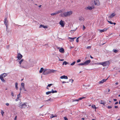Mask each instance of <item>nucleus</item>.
I'll use <instances>...</instances> for the list:
<instances>
[{
  "mask_svg": "<svg viewBox=\"0 0 120 120\" xmlns=\"http://www.w3.org/2000/svg\"><path fill=\"white\" fill-rule=\"evenodd\" d=\"M19 61V64H20L19 66L22 68L25 69H27L31 67H33L34 66L33 64V62H31L30 63V65H29L27 64V63L23 59H22L20 60Z\"/></svg>",
  "mask_w": 120,
  "mask_h": 120,
  "instance_id": "1",
  "label": "nucleus"
},
{
  "mask_svg": "<svg viewBox=\"0 0 120 120\" xmlns=\"http://www.w3.org/2000/svg\"><path fill=\"white\" fill-rule=\"evenodd\" d=\"M73 13L72 11L70 10L68 11L61 14L60 16L63 17H69Z\"/></svg>",
  "mask_w": 120,
  "mask_h": 120,
  "instance_id": "2",
  "label": "nucleus"
},
{
  "mask_svg": "<svg viewBox=\"0 0 120 120\" xmlns=\"http://www.w3.org/2000/svg\"><path fill=\"white\" fill-rule=\"evenodd\" d=\"M7 75V74L6 73H3L0 75V79L2 82L4 83L6 82V81L4 79V78L6 77Z\"/></svg>",
  "mask_w": 120,
  "mask_h": 120,
  "instance_id": "3",
  "label": "nucleus"
},
{
  "mask_svg": "<svg viewBox=\"0 0 120 120\" xmlns=\"http://www.w3.org/2000/svg\"><path fill=\"white\" fill-rule=\"evenodd\" d=\"M27 106L26 103H25L22 104V103H20L19 105V107L21 109L25 108Z\"/></svg>",
  "mask_w": 120,
  "mask_h": 120,
  "instance_id": "4",
  "label": "nucleus"
},
{
  "mask_svg": "<svg viewBox=\"0 0 120 120\" xmlns=\"http://www.w3.org/2000/svg\"><path fill=\"white\" fill-rule=\"evenodd\" d=\"M110 64V62L109 61H107L103 62H102L101 65L103 67L108 66Z\"/></svg>",
  "mask_w": 120,
  "mask_h": 120,
  "instance_id": "5",
  "label": "nucleus"
},
{
  "mask_svg": "<svg viewBox=\"0 0 120 120\" xmlns=\"http://www.w3.org/2000/svg\"><path fill=\"white\" fill-rule=\"evenodd\" d=\"M50 69H44L43 72V74L44 75H46L50 73Z\"/></svg>",
  "mask_w": 120,
  "mask_h": 120,
  "instance_id": "6",
  "label": "nucleus"
},
{
  "mask_svg": "<svg viewBox=\"0 0 120 120\" xmlns=\"http://www.w3.org/2000/svg\"><path fill=\"white\" fill-rule=\"evenodd\" d=\"M59 23L61 26L63 27H64L65 24V22L62 20H61L59 22Z\"/></svg>",
  "mask_w": 120,
  "mask_h": 120,
  "instance_id": "7",
  "label": "nucleus"
},
{
  "mask_svg": "<svg viewBox=\"0 0 120 120\" xmlns=\"http://www.w3.org/2000/svg\"><path fill=\"white\" fill-rule=\"evenodd\" d=\"M4 23L5 25L6 26V27H7V28H8V21L7 20V18H6L4 19Z\"/></svg>",
  "mask_w": 120,
  "mask_h": 120,
  "instance_id": "8",
  "label": "nucleus"
},
{
  "mask_svg": "<svg viewBox=\"0 0 120 120\" xmlns=\"http://www.w3.org/2000/svg\"><path fill=\"white\" fill-rule=\"evenodd\" d=\"M22 57V56L20 53H18L17 56L18 60H20Z\"/></svg>",
  "mask_w": 120,
  "mask_h": 120,
  "instance_id": "9",
  "label": "nucleus"
},
{
  "mask_svg": "<svg viewBox=\"0 0 120 120\" xmlns=\"http://www.w3.org/2000/svg\"><path fill=\"white\" fill-rule=\"evenodd\" d=\"M94 8V7L92 6H88L85 8V9L86 10H91Z\"/></svg>",
  "mask_w": 120,
  "mask_h": 120,
  "instance_id": "10",
  "label": "nucleus"
},
{
  "mask_svg": "<svg viewBox=\"0 0 120 120\" xmlns=\"http://www.w3.org/2000/svg\"><path fill=\"white\" fill-rule=\"evenodd\" d=\"M76 38V37H75L73 38L68 37V39L70 41L72 42L73 41H74V39Z\"/></svg>",
  "mask_w": 120,
  "mask_h": 120,
  "instance_id": "11",
  "label": "nucleus"
},
{
  "mask_svg": "<svg viewBox=\"0 0 120 120\" xmlns=\"http://www.w3.org/2000/svg\"><path fill=\"white\" fill-rule=\"evenodd\" d=\"M94 2L95 5H99L100 4V2L98 0H94Z\"/></svg>",
  "mask_w": 120,
  "mask_h": 120,
  "instance_id": "12",
  "label": "nucleus"
},
{
  "mask_svg": "<svg viewBox=\"0 0 120 120\" xmlns=\"http://www.w3.org/2000/svg\"><path fill=\"white\" fill-rule=\"evenodd\" d=\"M90 60H88L85 62H84L85 64V66H86L88 65V64L90 63Z\"/></svg>",
  "mask_w": 120,
  "mask_h": 120,
  "instance_id": "13",
  "label": "nucleus"
},
{
  "mask_svg": "<svg viewBox=\"0 0 120 120\" xmlns=\"http://www.w3.org/2000/svg\"><path fill=\"white\" fill-rule=\"evenodd\" d=\"M108 29V28H106L104 29L103 30H98L101 33L103 32L106 31Z\"/></svg>",
  "mask_w": 120,
  "mask_h": 120,
  "instance_id": "14",
  "label": "nucleus"
},
{
  "mask_svg": "<svg viewBox=\"0 0 120 120\" xmlns=\"http://www.w3.org/2000/svg\"><path fill=\"white\" fill-rule=\"evenodd\" d=\"M59 51L61 53H63L64 52V50L62 48H61L59 49Z\"/></svg>",
  "mask_w": 120,
  "mask_h": 120,
  "instance_id": "15",
  "label": "nucleus"
},
{
  "mask_svg": "<svg viewBox=\"0 0 120 120\" xmlns=\"http://www.w3.org/2000/svg\"><path fill=\"white\" fill-rule=\"evenodd\" d=\"M107 79H103L101 81L99 82V84H101V83H104V82H105Z\"/></svg>",
  "mask_w": 120,
  "mask_h": 120,
  "instance_id": "16",
  "label": "nucleus"
},
{
  "mask_svg": "<svg viewBox=\"0 0 120 120\" xmlns=\"http://www.w3.org/2000/svg\"><path fill=\"white\" fill-rule=\"evenodd\" d=\"M20 97V93L17 95V98L15 99V101H18Z\"/></svg>",
  "mask_w": 120,
  "mask_h": 120,
  "instance_id": "17",
  "label": "nucleus"
},
{
  "mask_svg": "<svg viewBox=\"0 0 120 120\" xmlns=\"http://www.w3.org/2000/svg\"><path fill=\"white\" fill-rule=\"evenodd\" d=\"M60 78L61 79H68V77L67 76L64 75L63 76H61L60 77Z\"/></svg>",
  "mask_w": 120,
  "mask_h": 120,
  "instance_id": "18",
  "label": "nucleus"
},
{
  "mask_svg": "<svg viewBox=\"0 0 120 120\" xmlns=\"http://www.w3.org/2000/svg\"><path fill=\"white\" fill-rule=\"evenodd\" d=\"M23 90L25 91H26V89L25 88V86L20 87V90L21 91V90Z\"/></svg>",
  "mask_w": 120,
  "mask_h": 120,
  "instance_id": "19",
  "label": "nucleus"
},
{
  "mask_svg": "<svg viewBox=\"0 0 120 120\" xmlns=\"http://www.w3.org/2000/svg\"><path fill=\"white\" fill-rule=\"evenodd\" d=\"M115 15L116 14L115 13H112L109 17V18L110 19L112 18L115 16Z\"/></svg>",
  "mask_w": 120,
  "mask_h": 120,
  "instance_id": "20",
  "label": "nucleus"
},
{
  "mask_svg": "<svg viewBox=\"0 0 120 120\" xmlns=\"http://www.w3.org/2000/svg\"><path fill=\"white\" fill-rule=\"evenodd\" d=\"M85 20L84 18L82 17H80L79 18V20L80 21H83Z\"/></svg>",
  "mask_w": 120,
  "mask_h": 120,
  "instance_id": "21",
  "label": "nucleus"
},
{
  "mask_svg": "<svg viewBox=\"0 0 120 120\" xmlns=\"http://www.w3.org/2000/svg\"><path fill=\"white\" fill-rule=\"evenodd\" d=\"M43 27L44 28H47V26H44V25H41L39 26V28Z\"/></svg>",
  "mask_w": 120,
  "mask_h": 120,
  "instance_id": "22",
  "label": "nucleus"
},
{
  "mask_svg": "<svg viewBox=\"0 0 120 120\" xmlns=\"http://www.w3.org/2000/svg\"><path fill=\"white\" fill-rule=\"evenodd\" d=\"M85 98L84 97H83L81 98H79L78 99H76L74 100L73 101H78L79 100H81L83 98Z\"/></svg>",
  "mask_w": 120,
  "mask_h": 120,
  "instance_id": "23",
  "label": "nucleus"
},
{
  "mask_svg": "<svg viewBox=\"0 0 120 120\" xmlns=\"http://www.w3.org/2000/svg\"><path fill=\"white\" fill-rule=\"evenodd\" d=\"M6 31L8 33H11V30L8 29V27L7 28V27H6Z\"/></svg>",
  "mask_w": 120,
  "mask_h": 120,
  "instance_id": "24",
  "label": "nucleus"
},
{
  "mask_svg": "<svg viewBox=\"0 0 120 120\" xmlns=\"http://www.w3.org/2000/svg\"><path fill=\"white\" fill-rule=\"evenodd\" d=\"M105 102L101 100V101L100 102V103L101 104H102L104 105L105 104Z\"/></svg>",
  "mask_w": 120,
  "mask_h": 120,
  "instance_id": "25",
  "label": "nucleus"
},
{
  "mask_svg": "<svg viewBox=\"0 0 120 120\" xmlns=\"http://www.w3.org/2000/svg\"><path fill=\"white\" fill-rule=\"evenodd\" d=\"M44 68H41L40 70L39 71V72L40 73H41L42 72H43L44 70Z\"/></svg>",
  "mask_w": 120,
  "mask_h": 120,
  "instance_id": "26",
  "label": "nucleus"
},
{
  "mask_svg": "<svg viewBox=\"0 0 120 120\" xmlns=\"http://www.w3.org/2000/svg\"><path fill=\"white\" fill-rule=\"evenodd\" d=\"M62 12V10H59L58 11H57L56 12V14H58L60 13H61Z\"/></svg>",
  "mask_w": 120,
  "mask_h": 120,
  "instance_id": "27",
  "label": "nucleus"
},
{
  "mask_svg": "<svg viewBox=\"0 0 120 120\" xmlns=\"http://www.w3.org/2000/svg\"><path fill=\"white\" fill-rule=\"evenodd\" d=\"M1 114L2 116H4V111L2 110H1Z\"/></svg>",
  "mask_w": 120,
  "mask_h": 120,
  "instance_id": "28",
  "label": "nucleus"
},
{
  "mask_svg": "<svg viewBox=\"0 0 120 120\" xmlns=\"http://www.w3.org/2000/svg\"><path fill=\"white\" fill-rule=\"evenodd\" d=\"M50 73L52 72V73H54L56 71V70H54L52 69H50Z\"/></svg>",
  "mask_w": 120,
  "mask_h": 120,
  "instance_id": "29",
  "label": "nucleus"
},
{
  "mask_svg": "<svg viewBox=\"0 0 120 120\" xmlns=\"http://www.w3.org/2000/svg\"><path fill=\"white\" fill-rule=\"evenodd\" d=\"M18 84L17 82H16L15 83V87L16 89V90H18Z\"/></svg>",
  "mask_w": 120,
  "mask_h": 120,
  "instance_id": "30",
  "label": "nucleus"
},
{
  "mask_svg": "<svg viewBox=\"0 0 120 120\" xmlns=\"http://www.w3.org/2000/svg\"><path fill=\"white\" fill-rule=\"evenodd\" d=\"M52 99H51L50 98L48 99L47 100L44 101L45 102H46L49 101H52Z\"/></svg>",
  "mask_w": 120,
  "mask_h": 120,
  "instance_id": "31",
  "label": "nucleus"
},
{
  "mask_svg": "<svg viewBox=\"0 0 120 120\" xmlns=\"http://www.w3.org/2000/svg\"><path fill=\"white\" fill-rule=\"evenodd\" d=\"M51 92V93H56L57 92V91L56 90H53V89L52 90V91H50Z\"/></svg>",
  "mask_w": 120,
  "mask_h": 120,
  "instance_id": "32",
  "label": "nucleus"
},
{
  "mask_svg": "<svg viewBox=\"0 0 120 120\" xmlns=\"http://www.w3.org/2000/svg\"><path fill=\"white\" fill-rule=\"evenodd\" d=\"M69 64V63L67 62L66 61H64L63 64V65H67V64Z\"/></svg>",
  "mask_w": 120,
  "mask_h": 120,
  "instance_id": "33",
  "label": "nucleus"
},
{
  "mask_svg": "<svg viewBox=\"0 0 120 120\" xmlns=\"http://www.w3.org/2000/svg\"><path fill=\"white\" fill-rule=\"evenodd\" d=\"M78 65H81V66H82V65L85 66V64L84 62L83 63H82L78 64Z\"/></svg>",
  "mask_w": 120,
  "mask_h": 120,
  "instance_id": "34",
  "label": "nucleus"
},
{
  "mask_svg": "<svg viewBox=\"0 0 120 120\" xmlns=\"http://www.w3.org/2000/svg\"><path fill=\"white\" fill-rule=\"evenodd\" d=\"M102 64V62L100 63H95L94 64H95L99 65H101Z\"/></svg>",
  "mask_w": 120,
  "mask_h": 120,
  "instance_id": "35",
  "label": "nucleus"
},
{
  "mask_svg": "<svg viewBox=\"0 0 120 120\" xmlns=\"http://www.w3.org/2000/svg\"><path fill=\"white\" fill-rule=\"evenodd\" d=\"M25 84L24 83L22 82L21 84V87H23L24 86Z\"/></svg>",
  "mask_w": 120,
  "mask_h": 120,
  "instance_id": "36",
  "label": "nucleus"
},
{
  "mask_svg": "<svg viewBox=\"0 0 120 120\" xmlns=\"http://www.w3.org/2000/svg\"><path fill=\"white\" fill-rule=\"evenodd\" d=\"M51 92L50 91H48V92H47L46 93V95H48L50 94H51Z\"/></svg>",
  "mask_w": 120,
  "mask_h": 120,
  "instance_id": "37",
  "label": "nucleus"
},
{
  "mask_svg": "<svg viewBox=\"0 0 120 120\" xmlns=\"http://www.w3.org/2000/svg\"><path fill=\"white\" fill-rule=\"evenodd\" d=\"M92 107L93 109H95L96 110V107L94 105H92L91 106Z\"/></svg>",
  "mask_w": 120,
  "mask_h": 120,
  "instance_id": "38",
  "label": "nucleus"
},
{
  "mask_svg": "<svg viewBox=\"0 0 120 120\" xmlns=\"http://www.w3.org/2000/svg\"><path fill=\"white\" fill-rule=\"evenodd\" d=\"M113 51L115 53H117L118 52V50L116 49H113Z\"/></svg>",
  "mask_w": 120,
  "mask_h": 120,
  "instance_id": "39",
  "label": "nucleus"
},
{
  "mask_svg": "<svg viewBox=\"0 0 120 120\" xmlns=\"http://www.w3.org/2000/svg\"><path fill=\"white\" fill-rule=\"evenodd\" d=\"M75 63V62H74L72 63H71V66H73L74 65Z\"/></svg>",
  "mask_w": 120,
  "mask_h": 120,
  "instance_id": "40",
  "label": "nucleus"
},
{
  "mask_svg": "<svg viewBox=\"0 0 120 120\" xmlns=\"http://www.w3.org/2000/svg\"><path fill=\"white\" fill-rule=\"evenodd\" d=\"M56 14V12H55V13H53L51 14V15H54Z\"/></svg>",
  "mask_w": 120,
  "mask_h": 120,
  "instance_id": "41",
  "label": "nucleus"
},
{
  "mask_svg": "<svg viewBox=\"0 0 120 120\" xmlns=\"http://www.w3.org/2000/svg\"><path fill=\"white\" fill-rule=\"evenodd\" d=\"M91 46H88L86 47V48L87 49H90L91 48Z\"/></svg>",
  "mask_w": 120,
  "mask_h": 120,
  "instance_id": "42",
  "label": "nucleus"
},
{
  "mask_svg": "<svg viewBox=\"0 0 120 120\" xmlns=\"http://www.w3.org/2000/svg\"><path fill=\"white\" fill-rule=\"evenodd\" d=\"M107 21L109 23L111 24H113V23L111 22V21H109L108 20H107Z\"/></svg>",
  "mask_w": 120,
  "mask_h": 120,
  "instance_id": "43",
  "label": "nucleus"
},
{
  "mask_svg": "<svg viewBox=\"0 0 120 120\" xmlns=\"http://www.w3.org/2000/svg\"><path fill=\"white\" fill-rule=\"evenodd\" d=\"M79 37L78 38L76 39V41L77 42H78L79 41V40L78 39Z\"/></svg>",
  "mask_w": 120,
  "mask_h": 120,
  "instance_id": "44",
  "label": "nucleus"
},
{
  "mask_svg": "<svg viewBox=\"0 0 120 120\" xmlns=\"http://www.w3.org/2000/svg\"><path fill=\"white\" fill-rule=\"evenodd\" d=\"M56 116H55L53 115H51V118H52L53 117H55Z\"/></svg>",
  "mask_w": 120,
  "mask_h": 120,
  "instance_id": "45",
  "label": "nucleus"
},
{
  "mask_svg": "<svg viewBox=\"0 0 120 120\" xmlns=\"http://www.w3.org/2000/svg\"><path fill=\"white\" fill-rule=\"evenodd\" d=\"M11 95L13 97L14 96V93L13 92H11Z\"/></svg>",
  "mask_w": 120,
  "mask_h": 120,
  "instance_id": "46",
  "label": "nucleus"
},
{
  "mask_svg": "<svg viewBox=\"0 0 120 120\" xmlns=\"http://www.w3.org/2000/svg\"><path fill=\"white\" fill-rule=\"evenodd\" d=\"M52 85V84H49L47 86V87H48V86H49V87H50V86H51Z\"/></svg>",
  "mask_w": 120,
  "mask_h": 120,
  "instance_id": "47",
  "label": "nucleus"
},
{
  "mask_svg": "<svg viewBox=\"0 0 120 120\" xmlns=\"http://www.w3.org/2000/svg\"><path fill=\"white\" fill-rule=\"evenodd\" d=\"M80 61H81V60L79 59L77 61V63H79V62H80Z\"/></svg>",
  "mask_w": 120,
  "mask_h": 120,
  "instance_id": "48",
  "label": "nucleus"
},
{
  "mask_svg": "<svg viewBox=\"0 0 120 120\" xmlns=\"http://www.w3.org/2000/svg\"><path fill=\"white\" fill-rule=\"evenodd\" d=\"M107 107L108 109H110L112 108V107L110 106H108Z\"/></svg>",
  "mask_w": 120,
  "mask_h": 120,
  "instance_id": "49",
  "label": "nucleus"
},
{
  "mask_svg": "<svg viewBox=\"0 0 120 120\" xmlns=\"http://www.w3.org/2000/svg\"><path fill=\"white\" fill-rule=\"evenodd\" d=\"M64 119L65 120H68V119L66 117H64Z\"/></svg>",
  "mask_w": 120,
  "mask_h": 120,
  "instance_id": "50",
  "label": "nucleus"
},
{
  "mask_svg": "<svg viewBox=\"0 0 120 120\" xmlns=\"http://www.w3.org/2000/svg\"><path fill=\"white\" fill-rule=\"evenodd\" d=\"M6 105L7 106H8L9 105V104L8 103H7L6 104Z\"/></svg>",
  "mask_w": 120,
  "mask_h": 120,
  "instance_id": "51",
  "label": "nucleus"
},
{
  "mask_svg": "<svg viewBox=\"0 0 120 120\" xmlns=\"http://www.w3.org/2000/svg\"><path fill=\"white\" fill-rule=\"evenodd\" d=\"M84 116H86V117H88V115L87 114H85V115H84Z\"/></svg>",
  "mask_w": 120,
  "mask_h": 120,
  "instance_id": "52",
  "label": "nucleus"
},
{
  "mask_svg": "<svg viewBox=\"0 0 120 120\" xmlns=\"http://www.w3.org/2000/svg\"><path fill=\"white\" fill-rule=\"evenodd\" d=\"M59 60L63 61L64 60V59H61V60L59 59Z\"/></svg>",
  "mask_w": 120,
  "mask_h": 120,
  "instance_id": "53",
  "label": "nucleus"
},
{
  "mask_svg": "<svg viewBox=\"0 0 120 120\" xmlns=\"http://www.w3.org/2000/svg\"><path fill=\"white\" fill-rule=\"evenodd\" d=\"M66 82H65V81H63L62 82V83H65Z\"/></svg>",
  "mask_w": 120,
  "mask_h": 120,
  "instance_id": "54",
  "label": "nucleus"
},
{
  "mask_svg": "<svg viewBox=\"0 0 120 120\" xmlns=\"http://www.w3.org/2000/svg\"><path fill=\"white\" fill-rule=\"evenodd\" d=\"M17 116H16L15 117V118L14 119V120H16V119H17Z\"/></svg>",
  "mask_w": 120,
  "mask_h": 120,
  "instance_id": "55",
  "label": "nucleus"
},
{
  "mask_svg": "<svg viewBox=\"0 0 120 120\" xmlns=\"http://www.w3.org/2000/svg\"><path fill=\"white\" fill-rule=\"evenodd\" d=\"M114 107L115 108H118V107L117 106H115Z\"/></svg>",
  "mask_w": 120,
  "mask_h": 120,
  "instance_id": "56",
  "label": "nucleus"
},
{
  "mask_svg": "<svg viewBox=\"0 0 120 120\" xmlns=\"http://www.w3.org/2000/svg\"><path fill=\"white\" fill-rule=\"evenodd\" d=\"M118 103V102H116L115 103V105H116Z\"/></svg>",
  "mask_w": 120,
  "mask_h": 120,
  "instance_id": "57",
  "label": "nucleus"
},
{
  "mask_svg": "<svg viewBox=\"0 0 120 120\" xmlns=\"http://www.w3.org/2000/svg\"><path fill=\"white\" fill-rule=\"evenodd\" d=\"M83 30L84 29H85V26L84 25L83 26Z\"/></svg>",
  "mask_w": 120,
  "mask_h": 120,
  "instance_id": "58",
  "label": "nucleus"
},
{
  "mask_svg": "<svg viewBox=\"0 0 120 120\" xmlns=\"http://www.w3.org/2000/svg\"><path fill=\"white\" fill-rule=\"evenodd\" d=\"M118 82H117L115 83V84L116 85H117V84H118Z\"/></svg>",
  "mask_w": 120,
  "mask_h": 120,
  "instance_id": "59",
  "label": "nucleus"
},
{
  "mask_svg": "<svg viewBox=\"0 0 120 120\" xmlns=\"http://www.w3.org/2000/svg\"><path fill=\"white\" fill-rule=\"evenodd\" d=\"M113 100L114 101H116L117 100L116 99H114Z\"/></svg>",
  "mask_w": 120,
  "mask_h": 120,
  "instance_id": "60",
  "label": "nucleus"
},
{
  "mask_svg": "<svg viewBox=\"0 0 120 120\" xmlns=\"http://www.w3.org/2000/svg\"><path fill=\"white\" fill-rule=\"evenodd\" d=\"M90 57L91 59H93V57H92L91 56H90Z\"/></svg>",
  "mask_w": 120,
  "mask_h": 120,
  "instance_id": "61",
  "label": "nucleus"
},
{
  "mask_svg": "<svg viewBox=\"0 0 120 120\" xmlns=\"http://www.w3.org/2000/svg\"><path fill=\"white\" fill-rule=\"evenodd\" d=\"M71 80L72 81L71 82V83H72L73 82L74 80L73 79H71Z\"/></svg>",
  "mask_w": 120,
  "mask_h": 120,
  "instance_id": "62",
  "label": "nucleus"
},
{
  "mask_svg": "<svg viewBox=\"0 0 120 120\" xmlns=\"http://www.w3.org/2000/svg\"><path fill=\"white\" fill-rule=\"evenodd\" d=\"M110 91V90L109 89H108V91L109 92Z\"/></svg>",
  "mask_w": 120,
  "mask_h": 120,
  "instance_id": "63",
  "label": "nucleus"
},
{
  "mask_svg": "<svg viewBox=\"0 0 120 120\" xmlns=\"http://www.w3.org/2000/svg\"><path fill=\"white\" fill-rule=\"evenodd\" d=\"M113 24L114 25H115L116 24V23H113Z\"/></svg>",
  "mask_w": 120,
  "mask_h": 120,
  "instance_id": "64",
  "label": "nucleus"
}]
</instances>
